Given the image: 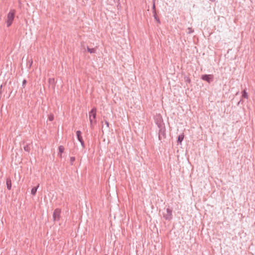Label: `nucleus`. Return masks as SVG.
I'll list each match as a JSON object with an SVG mask.
<instances>
[{
	"mask_svg": "<svg viewBox=\"0 0 255 255\" xmlns=\"http://www.w3.org/2000/svg\"><path fill=\"white\" fill-rule=\"evenodd\" d=\"M59 153L58 155L60 157H62V154L64 152V147L63 145H60L58 147Z\"/></svg>",
	"mask_w": 255,
	"mask_h": 255,
	"instance_id": "f8f14e48",
	"label": "nucleus"
},
{
	"mask_svg": "<svg viewBox=\"0 0 255 255\" xmlns=\"http://www.w3.org/2000/svg\"><path fill=\"white\" fill-rule=\"evenodd\" d=\"M6 184L7 189L10 190L11 188V180L10 178H6Z\"/></svg>",
	"mask_w": 255,
	"mask_h": 255,
	"instance_id": "1a4fd4ad",
	"label": "nucleus"
},
{
	"mask_svg": "<svg viewBox=\"0 0 255 255\" xmlns=\"http://www.w3.org/2000/svg\"><path fill=\"white\" fill-rule=\"evenodd\" d=\"M48 83L49 84H51L54 86L55 83L54 78H49L48 79Z\"/></svg>",
	"mask_w": 255,
	"mask_h": 255,
	"instance_id": "f3484780",
	"label": "nucleus"
},
{
	"mask_svg": "<svg viewBox=\"0 0 255 255\" xmlns=\"http://www.w3.org/2000/svg\"><path fill=\"white\" fill-rule=\"evenodd\" d=\"M61 212V209L59 208H56L55 209L53 214V218L54 221H58L60 220Z\"/></svg>",
	"mask_w": 255,
	"mask_h": 255,
	"instance_id": "0eeeda50",
	"label": "nucleus"
},
{
	"mask_svg": "<svg viewBox=\"0 0 255 255\" xmlns=\"http://www.w3.org/2000/svg\"><path fill=\"white\" fill-rule=\"evenodd\" d=\"M154 119L155 123L157 126L158 128H162V126H165L162 116L160 114L156 115L154 117Z\"/></svg>",
	"mask_w": 255,
	"mask_h": 255,
	"instance_id": "20e7f679",
	"label": "nucleus"
},
{
	"mask_svg": "<svg viewBox=\"0 0 255 255\" xmlns=\"http://www.w3.org/2000/svg\"><path fill=\"white\" fill-rule=\"evenodd\" d=\"M184 137V133H182L181 134H179L177 138V143L178 144H181L182 141H183Z\"/></svg>",
	"mask_w": 255,
	"mask_h": 255,
	"instance_id": "9d476101",
	"label": "nucleus"
},
{
	"mask_svg": "<svg viewBox=\"0 0 255 255\" xmlns=\"http://www.w3.org/2000/svg\"><path fill=\"white\" fill-rule=\"evenodd\" d=\"M152 12L154 13V12H156V8H155V0H153V5H152Z\"/></svg>",
	"mask_w": 255,
	"mask_h": 255,
	"instance_id": "a211bd4d",
	"label": "nucleus"
},
{
	"mask_svg": "<svg viewBox=\"0 0 255 255\" xmlns=\"http://www.w3.org/2000/svg\"><path fill=\"white\" fill-rule=\"evenodd\" d=\"M87 51L90 53H95L96 52V49L95 48H90L87 47Z\"/></svg>",
	"mask_w": 255,
	"mask_h": 255,
	"instance_id": "dca6fc26",
	"label": "nucleus"
},
{
	"mask_svg": "<svg viewBox=\"0 0 255 255\" xmlns=\"http://www.w3.org/2000/svg\"><path fill=\"white\" fill-rule=\"evenodd\" d=\"M75 157L72 156V157H70V164H71V165H73V162L75 161Z\"/></svg>",
	"mask_w": 255,
	"mask_h": 255,
	"instance_id": "aec40b11",
	"label": "nucleus"
},
{
	"mask_svg": "<svg viewBox=\"0 0 255 255\" xmlns=\"http://www.w3.org/2000/svg\"><path fill=\"white\" fill-rule=\"evenodd\" d=\"M172 210L169 208H167L166 210V213H163V217L168 221H170L172 218Z\"/></svg>",
	"mask_w": 255,
	"mask_h": 255,
	"instance_id": "39448f33",
	"label": "nucleus"
},
{
	"mask_svg": "<svg viewBox=\"0 0 255 255\" xmlns=\"http://www.w3.org/2000/svg\"><path fill=\"white\" fill-rule=\"evenodd\" d=\"M153 17H154V19L157 21V22L158 23L160 24V20L159 18H158V17L157 15L156 12H154V13H153Z\"/></svg>",
	"mask_w": 255,
	"mask_h": 255,
	"instance_id": "4468645a",
	"label": "nucleus"
},
{
	"mask_svg": "<svg viewBox=\"0 0 255 255\" xmlns=\"http://www.w3.org/2000/svg\"><path fill=\"white\" fill-rule=\"evenodd\" d=\"M189 32H188L189 33H191V32L193 31L191 30V28H189Z\"/></svg>",
	"mask_w": 255,
	"mask_h": 255,
	"instance_id": "b1692460",
	"label": "nucleus"
},
{
	"mask_svg": "<svg viewBox=\"0 0 255 255\" xmlns=\"http://www.w3.org/2000/svg\"><path fill=\"white\" fill-rule=\"evenodd\" d=\"M39 184H38L37 186L36 187H34L32 188L31 189V194L33 195V196H34L36 193V191H37V190L38 189V188L39 187Z\"/></svg>",
	"mask_w": 255,
	"mask_h": 255,
	"instance_id": "ddd939ff",
	"label": "nucleus"
},
{
	"mask_svg": "<svg viewBox=\"0 0 255 255\" xmlns=\"http://www.w3.org/2000/svg\"><path fill=\"white\" fill-rule=\"evenodd\" d=\"M26 83H27V81L25 79H24L22 81V86L23 88H24L25 85H26Z\"/></svg>",
	"mask_w": 255,
	"mask_h": 255,
	"instance_id": "412c9836",
	"label": "nucleus"
},
{
	"mask_svg": "<svg viewBox=\"0 0 255 255\" xmlns=\"http://www.w3.org/2000/svg\"><path fill=\"white\" fill-rule=\"evenodd\" d=\"M158 128V139L162 141L166 137L165 126H162V128Z\"/></svg>",
	"mask_w": 255,
	"mask_h": 255,
	"instance_id": "7ed1b4c3",
	"label": "nucleus"
},
{
	"mask_svg": "<svg viewBox=\"0 0 255 255\" xmlns=\"http://www.w3.org/2000/svg\"><path fill=\"white\" fill-rule=\"evenodd\" d=\"M48 119L50 121H52L54 120V116L53 115H50L49 116Z\"/></svg>",
	"mask_w": 255,
	"mask_h": 255,
	"instance_id": "4be33fe9",
	"label": "nucleus"
},
{
	"mask_svg": "<svg viewBox=\"0 0 255 255\" xmlns=\"http://www.w3.org/2000/svg\"><path fill=\"white\" fill-rule=\"evenodd\" d=\"M105 124L107 125L108 127H109V123L107 121H105Z\"/></svg>",
	"mask_w": 255,
	"mask_h": 255,
	"instance_id": "5701e85b",
	"label": "nucleus"
},
{
	"mask_svg": "<svg viewBox=\"0 0 255 255\" xmlns=\"http://www.w3.org/2000/svg\"><path fill=\"white\" fill-rule=\"evenodd\" d=\"M81 134H82V133H81V131L77 130L76 131V135H77V139L80 142L81 145L84 148L85 147V144H84V141L83 139Z\"/></svg>",
	"mask_w": 255,
	"mask_h": 255,
	"instance_id": "6e6552de",
	"label": "nucleus"
},
{
	"mask_svg": "<svg viewBox=\"0 0 255 255\" xmlns=\"http://www.w3.org/2000/svg\"><path fill=\"white\" fill-rule=\"evenodd\" d=\"M96 112L97 109L96 108H93L89 112V120L90 122V127L92 129H94V126L97 123L96 118Z\"/></svg>",
	"mask_w": 255,
	"mask_h": 255,
	"instance_id": "f257e3e1",
	"label": "nucleus"
},
{
	"mask_svg": "<svg viewBox=\"0 0 255 255\" xmlns=\"http://www.w3.org/2000/svg\"><path fill=\"white\" fill-rule=\"evenodd\" d=\"M210 1H215V0H210Z\"/></svg>",
	"mask_w": 255,
	"mask_h": 255,
	"instance_id": "393cba45",
	"label": "nucleus"
},
{
	"mask_svg": "<svg viewBox=\"0 0 255 255\" xmlns=\"http://www.w3.org/2000/svg\"><path fill=\"white\" fill-rule=\"evenodd\" d=\"M201 79L210 84L214 80V75L212 74H204L201 76Z\"/></svg>",
	"mask_w": 255,
	"mask_h": 255,
	"instance_id": "423d86ee",
	"label": "nucleus"
},
{
	"mask_svg": "<svg viewBox=\"0 0 255 255\" xmlns=\"http://www.w3.org/2000/svg\"><path fill=\"white\" fill-rule=\"evenodd\" d=\"M242 97L245 99L248 98V94L245 90L242 92Z\"/></svg>",
	"mask_w": 255,
	"mask_h": 255,
	"instance_id": "2eb2a0df",
	"label": "nucleus"
},
{
	"mask_svg": "<svg viewBox=\"0 0 255 255\" xmlns=\"http://www.w3.org/2000/svg\"><path fill=\"white\" fill-rule=\"evenodd\" d=\"M31 144H32V142L31 143H28V144H26L23 147L24 150L27 152H29L31 150Z\"/></svg>",
	"mask_w": 255,
	"mask_h": 255,
	"instance_id": "9b49d317",
	"label": "nucleus"
},
{
	"mask_svg": "<svg viewBox=\"0 0 255 255\" xmlns=\"http://www.w3.org/2000/svg\"><path fill=\"white\" fill-rule=\"evenodd\" d=\"M184 81H185V82H187V83H190L191 82L190 79L189 78V77H188L187 76H185L184 77Z\"/></svg>",
	"mask_w": 255,
	"mask_h": 255,
	"instance_id": "6ab92c4d",
	"label": "nucleus"
},
{
	"mask_svg": "<svg viewBox=\"0 0 255 255\" xmlns=\"http://www.w3.org/2000/svg\"><path fill=\"white\" fill-rule=\"evenodd\" d=\"M15 11L14 9H11L7 15L6 23L7 27H9L12 23L14 16Z\"/></svg>",
	"mask_w": 255,
	"mask_h": 255,
	"instance_id": "f03ea898",
	"label": "nucleus"
}]
</instances>
